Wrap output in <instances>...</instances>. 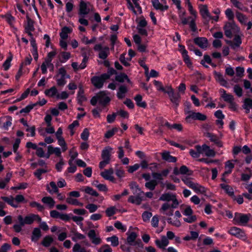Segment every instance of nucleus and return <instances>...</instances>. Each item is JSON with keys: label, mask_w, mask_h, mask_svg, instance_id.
Masks as SVG:
<instances>
[{"label": "nucleus", "mask_w": 252, "mask_h": 252, "mask_svg": "<svg viewBox=\"0 0 252 252\" xmlns=\"http://www.w3.org/2000/svg\"><path fill=\"white\" fill-rule=\"evenodd\" d=\"M185 114L186 115L185 121L187 123H190L192 120L205 121L207 119L205 115L200 112H195L193 111L185 109Z\"/></svg>", "instance_id": "obj_1"}, {"label": "nucleus", "mask_w": 252, "mask_h": 252, "mask_svg": "<svg viewBox=\"0 0 252 252\" xmlns=\"http://www.w3.org/2000/svg\"><path fill=\"white\" fill-rule=\"evenodd\" d=\"M114 72L115 70H112L110 72L102 74L100 76H94L92 78V83L96 88L100 89L102 87L104 82L109 79Z\"/></svg>", "instance_id": "obj_2"}, {"label": "nucleus", "mask_w": 252, "mask_h": 252, "mask_svg": "<svg viewBox=\"0 0 252 252\" xmlns=\"http://www.w3.org/2000/svg\"><path fill=\"white\" fill-rule=\"evenodd\" d=\"M110 100V98L106 95L104 92H102L91 99V103L93 105H95L98 102L99 104L104 106L108 103Z\"/></svg>", "instance_id": "obj_3"}, {"label": "nucleus", "mask_w": 252, "mask_h": 252, "mask_svg": "<svg viewBox=\"0 0 252 252\" xmlns=\"http://www.w3.org/2000/svg\"><path fill=\"white\" fill-rule=\"evenodd\" d=\"M225 35L229 38H231L233 34L238 33L240 29L234 23H227L224 27Z\"/></svg>", "instance_id": "obj_4"}, {"label": "nucleus", "mask_w": 252, "mask_h": 252, "mask_svg": "<svg viewBox=\"0 0 252 252\" xmlns=\"http://www.w3.org/2000/svg\"><path fill=\"white\" fill-rule=\"evenodd\" d=\"M159 200L163 201H167L169 202L171 201L173 203V207H177L179 204V202L178 201L176 195L175 193H164L161 195Z\"/></svg>", "instance_id": "obj_5"}, {"label": "nucleus", "mask_w": 252, "mask_h": 252, "mask_svg": "<svg viewBox=\"0 0 252 252\" xmlns=\"http://www.w3.org/2000/svg\"><path fill=\"white\" fill-rule=\"evenodd\" d=\"M18 220L21 225H25L32 224L35 220L40 221L41 219L38 215L32 214L26 216L25 218L20 215L18 217Z\"/></svg>", "instance_id": "obj_6"}, {"label": "nucleus", "mask_w": 252, "mask_h": 252, "mask_svg": "<svg viewBox=\"0 0 252 252\" xmlns=\"http://www.w3.org/2000/svg\"><path fill=\"white\" fill-rule=\"evenodd\" d=\"M173 206V203L170 204L169 202L164 203L159 209V212L162 214L166 216H172L173 215V209L177 208Z\"/></svg>", "instance_id": "obj_7"}, {"label": "nucleus", "mask_w": 252, "mask_h": 252, "mask_svg": "<svg viewBox=\"0 0 252 252\" xmlns=\"http://www.w3.org/2000/svg\"><path fill=\"white\" fill-rule=\"evenodd\" d=\"M178 47V50L182 55L184 62L189 68H191L192 67V63L188 55V52L185 49V46L179 44Z\"/></svg>", "instance_id": "obj_8"}, {"label": "nucleus", "mask_w": 252, "mask_h": 252, "mask_svg": "<svg viewBox=\"0 0 252 252\" xmlns=\"http://www.w3.org/2000/svg\"><path fill=\"white\" fill-rule=\"evenodd\" d=\"M228 233L236 238L241 239L243 241H246L247 236L242 229L237 227H232L228 230Z\"/></svg>", "instance_id": "obj_9"}, {"label": "nucleus", "mask_w": 252, "mask_h": 252, "mask_svg": "<svg viewBox=\"0 0 252 252\" xmlns=\"http://www.w3.org/2000/svg\"><path fill=\"white\" fill-rule=\"evenodd\" d=\"M250 215L237 213L235 215L234 221L236 224L245 225L250 220Z\"/></svg>", "instance_id": "obj_10"}, {"label": "nucleus", "mask_w": 252, "mask_h": 252, "mask_svg": "<svg viewBox=\"0 0 252 252\" xmlns=\"http://www.w3.org/2000/svg\"><path fill=\"white\" fill-rule=\"evenodd\" d=\"M166 93L168 94L170 100L175 105V107H177L180 101V95L179 94H175L173 89L170 86H166Z\"/></svg>", "instance_id": "obj_11"}, {"label": "nucleus", "mask_w": 252, "mask_h": 252, "mask_svg": "<svg viewBox=\"0 0 252 252\" xmlns=\"http://www.w3.org/2000/svg\"><path fill=\"white\" fill-rule=\"evenodd\" d=\"M95 51H98L99 58L104 60L109 54V48L108 47H103L101 44H96L94 47Z\"/></svg>", "instance_id": "obj_12"}, {"label": "nucleus", "mask_w": 252, "mask_h": 252, "mask_svg": "<svg viewBox=\"0 0 252 252\" xmlns=\"http://www.w3.org/2000/svg\"><path fill=\"white\" fill-rule=\"evenodd\" d=\"M88 236L93 244L98 245L101 243V238L94 230H90L88 232Z\"/></svg>", "instance_id": "obj_13"}, {"label": "nucleus", "mask_w": 252, "mask_h": 252, "mask_svg": "<svg viewBox=\"0 0 252 252\" xmlns=\"http://www.w3.org/2000/svg\"><path fill=\"white\" fill-rule=\"evenodd\" d=\"M199 10L201 15L204 19L207 21L211 20L212 16L210 15L206 5H199Z\"/></svg>", "instance_id": "obj_14"}, {"label": "nucleus", "mask_w": 252, "mask_h": 252, "mask_svg": "<svg viewBox=\"0 0 252 252\" xmlns=\"http://www.w3.org/2000/svg\"><path fill=\"white\" fill-rule=\"evenodd\" d=\"M201 151V155L207 157H213L215 156V152L211 149L209 146L204 144L202 146L199 147Z\"/></svg>", "instance_id": "obj_15"}, {"label": "nucleus", "mask_w": 252, "mask_h": 252, "mask_svg": "<svg viewBox=\"0 0 252 252\" xmlns=\"http://www.w3.org/2000/svg\"><path fill=\"white\" fill-rule=\"evenodd\" d=\"M169 242L166 236H161L160 239H157L155 241V244L157 246L161 249H165L168 245Z\"/></svg>", "instance_id": "obj_16"}, {"label": "nucleus", "mask_w": 252, "mask_h": 252, "mask_svg": "<svg viewBox=\"0 0 252 252\" xmlns=\"http://www.w3.org/2000/svg\"><path fill=\"white\" fill-rule=\"evenodd\" d=\"M90 5V3H87L81 0L79 5V15L84 16L88 14L90 12V8L88 6Z\"/></svg>", "instance_id": "obj_17"}, {"label": "nucleus", "mask_w": 252, "mask_h": 252, "mask_svg": "<svg viewBox=\"0 0 252 252\" xmlns=\"http://www.w3.org/2000/svg\"><path fill=\"white\" fill-rule=\"evenodd\" d=\"M144 192L142 191V192H137L135 194L136 195L135 196H130L128 199V201L133 204H135L136 205H139L141 203L142 201V198L141 197L142 194H143Z\"/></svg>", "instance_id": "obj_18"}, {"label": "nucleus", "mask_w": 252, "mask_h": 252, "mask_svg": "<svg viewBox=\"0 0 252 252\" xmlns=\"http://www.w3.org/2000/svg\"><path fill=\"white\" fill-rule=\"evenodd\" d=\"M235 161L234 160H228L225 162L224 166L225 171L223 173V176H227L232 172V169L235 166Z\"/></svg>", "instance_id": "obj_19"}, {"label": "nucleus", "mask_w": 252, "mask_h": 252, "mask_svg": "<svg viewBox=\"0 0 252 252\" xmlns=\"http://www.w3.org/2000/svg\"><path fill=\"white\" fill-rule=\"evenodd\" d=\"M61 150L60 148L53 147L50 145L48 147V152L47 153L46 158H49L50 155L53 154H54L56 156L60 157L61 156Z\"/></svg>", "instance_id": "obj_20"}, {"label": "nucleus", "mask_w": 252, "mask_h": 252, "mask_svg": "<svg viewBox=\"0 0 252 252\" xmlns=\"http://www.w3.org/2000/svg\"><path fill=\"white\" fill-rule=\"evenodd\" d=\"M113 170L110 169L106 170L100 173L101 176L105 179L109 180L111 182H114L115 179L113 176Z\"/></svg>", "instance_id": "obj_21"}, {"label": "nucleus", "mask_w": 252, "mask_h": 252, "mask_svg": "<svg viewBox=\"0 0 252 252\" xmlns=\"http://www.w3.org/2000/svg\"><path fill=\"white\" fill-rule=\"evenodd\" d=\"M220 93L221 97L223 98V100L227 103H229L234 100V96L231 94H227L224 90L220 89Z\"/></svg>", "instance_id": "obj_22"}, {"label": "nucleus", "mask_w": 252, "mask_h": 252, "mask_svg": "<svg viewBox=\"0 0 252 252\" xmlns=\"http://www.w3.org/2000/svg\"><path fill=\"white\" fill-rule=\"evenodd\" d=\"M191 189L197 193L204 194L206 192V189L197 183L194 182Z\"/></svg>", "instance_id": "obj_23"}, {"label": "nucleus", "mask_w": 252, "mask_h": 252, "mask_svg": "<svg viewBox=\"0 0 252 252\" xmlns=\"http://www.w3.org/2000/svg\"><path fill=\"white\" fill-rule=\"evenodd\" d=\"M152 4L156 9L162 11L166 10L168 8V5L160 3L158 0H152Z\"/></svg>", "instance_id": "obj_24"}, {"label": "nucleus", "mask_w": 252, "mask_h": 252, "mask_svg": "<svg viewBox=\"0 0 252 252\" xmlns=\"http://www.w3.org/2000/svg\"><path fill=\"white\" fill-rule=\"evenodd\" d=\"M41 200L42 202L49 209L53 208L55 206V202L51 197H44L42 198Z\"/></svg>", "instance_id": "obj_25"}, {"label": "nucleus", "mask_w": 252, "mask_h": 252, "mask_svg": "<svg viewBox=\"0 0 252 252\" xmlns=\"http://www.w3.org/2000/svg\"><path fill=\"white\" fill-rule=\"evenodd\" d=\"M194 42L201 48H206L208 46V41L204 37H197L194 39Z\"/></svg>", "instance_id": "obj_26"}, {"label": "nucleus", "mask_w": 252, "mask_h": 252, "mask_svg": "<svg viewBox=\"0 0 252 252\" xmlns=\"http://www.w3.org/2000/svg\"><path fill=\"white\" fill-rule=\"evenodd\" d=\"M186 11L182 9L181 10H178V15L181 21V23L183 25H185L188 24L189 20L191 19V17H189L188 18L185 17Z\"/></svg>", "instance_id": "obj_27"}, {"label": "nucleus", "mask_w": 252, "mask_h": 252, "mask_svg": "<svg viewBox=\"0 0 252 252\" xmlns=\"http://www.w3.org/2000/svg\"><path fill=\"white\" fill-rule=\"evenodd\" d=\"M46 189L51 194L58 192V186L54 182H51L49 184L47 185Z\"/></svg>", "instance_id": "obj_28"}, {"label": "nucleus", "mask_w": 252, "mask_h": 252, "mask_svg": "<svg viewBox=\"0 0 252 252\" xmlns=\"http://www.w3.org/2000/svg\"><path fill=\"white\" fill-rule=\"evenodd\" d=\"M220 186L228 195L232 197H234V190L231 186L225 184H221Z\"/></svg>", "instance_id": "obj_29"}, {"label": "nucleus", "mask_w": 252, "mask_h": 252, "mask_svg": "<svg viewBox=\"0 0 252 252\" xmlns=\"http://www.w3.org/2000/svg\"><path fill=\"white\" fill-rule=\"evenodd\" d=\"M214 75L216 80L219 82L221 86L227 87V82L224 79L223 75L221 73L215 71Z\"/></svg>", "instance_id": "obj_30"}, {"label": "nucleus", "mask_w": 252, "mask_h": 252, "mask_svg": "<svg viewBox=\"0 0 252 252\" xmlns=\"http://www.w3.org/2000/svg\"><path fill=\"white\" fill-rule=\"evenodd\" d=\"M84 91L82 87H79V90L77 94V100L79 103L82 104L87 100V97L84 94Z\"/></svg>", "instance_id": "obj_31"}, {"label": "nucleus", "mask_w": 252, "mask_h": 252, "mask_svg": "<svg viewBox=\"0 0 252 252\" xmlns=\"http://www.w3.org/2000/svg\"><path fill=\"white\" fill-rule=\"evenodd\" d=\"M113 149L110 147H106L102 152L101 157L102 159H106L110 160L111 153Z\"/></svg>", "instance_id": "obj_32"}, {"label": "nucleus", "mask_w": 252, "mask_h": 252, "mask_svg": "<svg viewBox=\"0 0 252 252\" xmlns=\"http://www.w3.org/2000/svg\"><path fill=\"white\" fill-rule=\"evenodd\" d=\"M134 100L137 106L139 107L145 108L147 106V104L145 101H142V96L140 94L136 95L134 97Z\"/></svg>", "instance_id": "obj_33"}, {"label": "nucleus", "mask_w": 252, "mask_h": 252, "mask_svg": "<svg viewBox=\"0 0 252 252\" xmlns=\"http://www.w3.org/2000/svg\"><path fill=\"white\" fill-rule=\"evenodd\" d=\"M2 199L12 207L14 208L18 207V204L15 202V199L13 197H2Z\"/></svg>", "instance_id": "obj_34"}, {"label": "nucleus", "mask_w": 252, "mask_h": 252, "mask_svg": "<svg viewBox=\"0 0 252 252\" xmlns=\"http://www.w3.org/2000/svg\"><path fill=\"white\" fill-rule=\"evenodd\" d=\"M162 158L164 160L168 162H174L176 161V158L171 156L168 152H163L162 154Z\"/></svg>", "instance_id": "obj_35"}, {"label": "nucleus", "mask_w": 252, "mask_h": 252, "mask_svg": "<svg viewBox=\"0 0 252 252\" xmlns=\"http://www.w3.org/2000/svg\"><path fill=\"white\" fill-rule=\"evenodd\" d=\"M107 242H110L111 245L113 247H117L119 244V238L116 235H113L106 239Z\"/></svg>", "instance_id": "obj_36"}, {"label": "nucleus", "mask_w": 252, "mask_h": 252, "mask_svg": "<svg viewBox=\"0 0 252 252\" xmlns=\"http://www.w3.org/2000/svg\"><path fill=\"white\" fill-rule=\"evenodd\" d=\"M199 145L195 146V150L190 149L189 151V154L190 156L193 158H197L200 157L201 155V151L199 149Z\"/></svg>", "instance_id": "obj_37"}, {"label": "nucleus", "mask_w": 252, "mask_h": 252, "mask_svg": "<svg viewBox=\"0 0 252 252\" xmlns=\"http://www.w3.org/2000/svg\"><path fill=\"white\" fill-rule=\"evenodd\" d=\"M127 91V88L124 86H121L118 90L117 95L119 99H122L125 97Z\"/></svg>", "instance_id": "obj_38"}, {"label": "nucleus", "mask_w": 252, "mask_h": 252, "mask_svg": "<svg viewBox=\"0 0 252 252\" xmlns=\"http://www.w3.org/2000/svg\"><path fill=\"white\" fill-rule=\"evenodd\" d=\"M26 30L28 35L30 36H32V33L31 32L34 30L33 22L30 19L28 20L27 25L26 27Z\"/></svg>", "instance_id": "obj_39"}, {"label": "nucleus", "mask_w": 252, "mask_h": 252, "mask_svg": "<svg viewBox=\"0 0 252 252\" xmlns=\"http://www.w3.org/2000/svg\"><path fill=\"white\" fill-rule=\"evenodd\" d=\"M137 237V234L134 232L127 233V242L128 244L132 245Z\"/></svg>", "instance_id": "obj_40"}, {"label": "nucleus", "mask_w": 252, "mask_h": 252, "mask_svg": "<svg viewBox=\"0 0 252 252\" xmlns=\"http://www.w3.org/2000/svg\"><path fill=\"white\" fill-rule=\"evenodd\" d=\"M41 236V231L39 228H35L32 232V240L36 242Z\"/></svg>", "instance_id": "obj_41"}, {"label": "nucleus", "mask_w": 252, "mask_h": 252, "mask_svg": "<svg viewBox=\"0 0 252 252\" xmlns=\"http://www.w3.org/2000/svg\"><path fill=\"white\" fill-rule=\"evenodd\" d=\"M154 84L156 86L157 90L158 91H161L166 93L167 89L166 86L164 87L162 85V84L161 82L155 80L154 81Z\"/></svg>", "instance_id": "obj_42"}, {"label": "nucleus", "mask_w": 252, "mask_h": 252, "mask_svg": "<svg viewBox=\"0 0 252 252\" xmlns=\"http://www.w3.org/2000/svg\"><path fill=\"white\" fill-rule=\"evenodd\" d=\"M243 107L246 110L247 113H249L250 109L252 107V99L250 98L245 99Z\"/></svg>", "instance_id": "obj_43"}, {"label": "nucleus", "mask_w": 252, "mask_h": 252, "mask_svg": "<svg viewBox=\"0 0 252 252\" xmlns=\"http://www.w3.org/2000/svg\"><path fill=\"white\" fill-rule=\"evenodd\" d=\"M71 32L70 29L66 27L63 28L60 33L61 38L66 39L68 37V34Z\"/></svg>", "instance_id": "obj_44"}, {"label": "nucleus", "mask_w": 252, "mask_h": 252, "mask_svg": "<svg viewBox=\"0 0 252 252\" xmlns=\"http://www.w3.org/2000/svg\"><path fill=\"white\" fill-rule=\"evenodd\" d=\"M167 221L168 223L177 227H180L181 224V222L177 218H169L167 219Z\"/></svg>", "instance_id": "obj_45"}, {"label": "nucleus", "mask_w": 252, "mask_h": 252, "mask_svg": "<svg viewBox=\"0 0 252 252\" xmlns=\"http://www.w3.org/2000/svg\"><path fill=\"white\" fill-rule=\"evenodd\" d=\"M69 75H67V76H61L60 78L55 77L57 85L59 86H63L66 83L65 79L69 78Z\"/></svg>", "instance_id": "obj_46"}, {"label": "nucleus", "mask_w": 252, "mask_h": 252, "mask_svg": "<svg viewBox=\"0 0 252 252\" xmlns=\"http://www.w3.org/2000/svg\"><path fill=\"white\" fill-rule=\"evenodd\" d=\"M57 93V90L55 87H52L50 89L46 90L45 94L49 97H54Z\"/></svg>", "instance_id": "obj_47"}, {"label": "nucleus", "mask_w": 252, "mask_h": 252, "mask_svg": "<svg viewBox=\"0 0 252 252\" xmlns=\"http://www.w3.org/2000/svg\"><path fill=\"white\" fill-rule=\"evenodd\" d=\"M50 65H52V63H49L45 60V61L41 65V69L43 74H46L47 72V68L50 67Z\"/></svg>", "instance_id": "obj_48"}, {"label": "nucleus", "mask_w": 252, "mask_h": 252, "mask_svg": "<svg viewBox=\"0 0 252 252\" xmlns=\"http://www.w3.org/2000/svg\"><path fill=\"white\" fill-rule=\"evenodd\" d=\"M57 139L59 145L62 147V151H65L67 149V147L64 138L63 137H60Z\"/></svg>", "instance_id": "obj_49"}, {"label": "nucleus", "mask_w": 252, "mask_h": 252, "mask_svg": "<svg viewBox=\"0 0 252 252\" xmlns=\"http://www.w3.org/2000/svg\"><path fill=\"white\" fill-rule=\"evenodd\" d=\"M133 3L134 7L135 8V15L141 14L142 13V9L138 2L139 0H132Z\"/></svg>", "instance_id": "obj_50"}, {"label": "nucleus", "mask_w": 252, "mask_h": 252, "mask_svg": "<svg viewBox=\"0 0 252 252\" xmlns=\"http://www.w3.org/2000/svg\"><path fill=\"white\" fill-rule=\"evenodd\" d=\"M117 210V209L115 206H111L106 209L105 213L106 215L110 217L115 215L116 213Z\"/></svg>", "instance_id": "obj_51"}, {"label": "nucleus", "mask_w": 252, "mask_h": 252, "mask_svg": "<svg viewBox=\"0 0 252 252\" xmlns=\"http://www.w3.org/2000/svg\"><path fill=\"white\" fill-rule=\"evenodd\" d=\"M12 60V56L10 55L5 61L3 63L2 66L4 70H7L11 66V62Z\"/></svg>", "instance_id": "obj_52"}, {"label": "nucleus", "mask_w": 252, "mask_h": 252, "mask_svg": "<svg viewBox=\"0 0 252 252\" xmlns=\"http://www.w3.org/2000/svg\"><path fill=\"white\" fill-rule=\"evenodd\" d=\"M159 217L158 215L154 216L151 220V225L153 227L157 228L159 223Z\"/></svg>", "instance_id": "obj_53"}, {"label": "nucleus", "mask_w": 252, "mask_h": 252, "mask_svg": "<svg viewBox=\"0 0 252 252\" xmlns=\"http://www.w3.org/2000/svg\"><path fill=\"white\" fill-rule=\"evenodd\" d=\"M116 80L119 82H123L125 81H129L127 76L124 73H121L116 76Z\"/></svg>", "instance_id": "obj_54"}, {"label": "nucleus", "mask_w": 252, "mask_h": 252, "mask_svg": "<svg viewBox=\"0 0 252 252\" xmlns=\"http://www.w3.org/2000/svg\"><path fill=\"white\" fill-rule=\"evenodd\" d=\"M53 241V238L51 237L46 236L43 240L42 244L44 247H49Z\"/></svg>", "instance_id": "obj_55"}, {"label": "nucleus", "mask_w": 252, "mask_h": 252, "mask_svg": "<svg viewBox=\"0 0 252 252\" xmlns=\"http://www.w3.org/2000/svg\"><path fill=\"white\" fill-rule=\"evenodd\" d=\"M157 182L155 180H152L146 183L145 184V187L150 189V190H154L157 185Z\"/></svg>", "instance_id": "obj_56"}, {"label": "nucleus", "mask_w": 252, "mask_h": 252, "mask_svg": "<svg viewBox=\"0 0 252 252\" xmlns=\"http://www.w3.org/2000/svg\"><path fill=\"white\" fill-rule=\"evenodd\" d=\"M236 16L238 20V21L242 24H246L247 18L246 17L240 12H237L236 14Z\"/></svg>", "instance_id": "obj_57"}, {"label": "nucleus", "mask_w": 252, "mask_h": 252, "mask_svg": "<svg viewBox=\"0 0 252 252\" xmlns=\"http://www.w3.org/2000/svg\"><path fill=\"white\" fill-rule=\"evenodd\" d=\"M98 208V206L93 203L89 204L86 206V208L91 213L95 212Z\"/></svg>", "instance_id": "obj_58"}, {"label": "nucleus", "mask_w": 252, "mask_h": 252, "mask_svg": "<svg viewBox=\"0 0 252 252\" xmlns=\"http://www.w3.org/2000/svg\"><path fill=\"white\" fill-rule=\"evenodd\" d=\"M66 202L70 204L76 205V206H83V204L82 203L80 202L76 199L69 198L67 199Z\"/></svg>", "instance_id": "obj_59"}, {"label": "nucleus", "mask_w": 252, "mask_h": 252, "mask_svg": "<svg viewBox=\"0 0 252 252\" xmlns=\"http://www.w3.org/2000/svg\"><path fill=\"white\" fill-rule=\"evenodd\" d=\"M95 41V37H92L91 39H89L88 38L85 36H83L81 38V41L86 44H90L91 43H94Z\"/></svg>", "instance_id": "obj_60"}, {"label": "nucleus", "mask_w": 252, "mask_h": 252, "mask_svg": "<svg viewBox=\"0 0 252 252\" xmlns=\"http://www.w3.org/2000/svg\"><path fill=\"white\" fill-rule=\"evenodd\" d=\"M152 216V213L148 211H145L142 215V219L145 222L149 221Z\"/></svg>", "instance_id": "obj_61"}, {"label": "nucleus", "mask_w": 252, "mask_h": 252, "mask_svg": "<svg viewBox=\"0 0 252 252\" xmlns=\"http://www.w3.org/2000/svg\"><path fill=\"white\" fill-rule=\"evenodd\" d=\"M225 14L229 20H233L234 17V13L230 8H227L225 11Z\"/></svg>", "instance_id": "obj_62"}, {"label": "nucleus", "mask_w": 252, "mask_h": 252, "mask_svg": "<svg viewBox=\"0 0 252 252\" xmlns=\"http://www.w3.org/2000/svg\"><path fill=\"white\" fill-rule=\"evenodd\" d=\"M112 250L111 248L107 244L102 246L98 250V252H112Z\"/></svg>", "instance_id": "obj_63"}, {"label": "nucleus", "mask_w": 252, "mask_h": 252, "mask_svg": "<svg viewBox=\"0 0 252 252\" xmlns=\"http://www.w3.org/2000/svg\"><path fill=\"white\" fill-rule=\"evenodd\" d=\"M72 251L73 252H86L85 248H81L79 244H76L73 247Z\"/></svg>", "instance_id": "obj_64"}]
</instances>
